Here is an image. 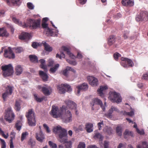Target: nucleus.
<instances>
[{
  "mask_svg": "<svg viewBox=\"0 0 148 148\" xmlns=\"http://www.w3.org/2000/svg\"><path fill=\"white\" fill-rule=\"evenodd\" d=\"M53 132L56 133H59V141L61 143H65L66 148H71L72 142L71 141H68L67 131L60 126H58L54 128L53 129Z\"/></svg>",
  "mask_w": 148,
  "mask_h": 148,
  "instance_id": "f257e3e1",
  "label": "nucleus"
},
{
  "mask_svg": "<svg viewBox=\"0 0 148 148\" xmlns=\"http://www.w3.org/2000/svg\"><path fill=\"white\" fill-rule=\"evenodd\" d=\"M40 21L39 18L37 19L29 18L27 19V23H24L23 26L24 28L29 27L31 29H36L40 27Z\"/></svg>",
  "mask_w": 148,
  "mask_h": 148,
  "instance_id": "f03ea898",
  "label": "nucleus"
},
{
  "mask_svg": "<svg viewBox=\"0 0 148 148\" xmlns=\"http://www.w3.org/2000/svg\"><path fill=\"white\" fill-rule=\"evenodd\" d=\"M66 111V107L63 106L60 107V109L58 107L55 106H52L50 114L54 118L60 117L62 114Z\"/></svg>",
  "mask_w": 148,
  "mask_h": 148,
  "instance_id": "7ed1b4c3",
  "label": "nucleus"
},
{
  "mask_svg": "<svg viewBox=\"0 0 148 148\" xmlns=\"http://www.w3.org/2000/svg\"><path fill=\"white\" fill-rule=\"evenodd\" d=\"M25 116L27 119L28 123L29 126H34L36 125V121L33 109L29 110L28 112L26 113Z\"/></svg>",
  "mask_w": 148,
  "mask_h": 148,
  "instance_id": "20e7f679",
  "label": "nucleus"
},
{
  "mask_svg": "<svg viewBox=\"0 0 148 148\" xmlns=\"http://www.w3.org/2000/svg\"><path fill=\"white\" fill-rule=\"evenodd\" d=\"M90 106L92 107V110H98L99 108L98 105L100 106L103 111L105 110V106L103 104L102 101L98 98H94L90 102Z\"/></svg>",
  "mask_w": 148,
  "mask_h": 148,
  "instance_id": "39448f33",
  "label": "nucleus"
},
{
  "mask_svg": "<svg viewBox=\"0 0 148 148\" xmlns=\"http://www.w3.org/2000/svg\"><path fill=\"white\" fill-rule=\"evenodd\" d=\"M1 68L3 71V75L5 76H11L13 73V67L11 64L3 66Z\"/></svg>",
  "mask_w": 148,
  "mask_h": 148,
  "instance_id": "423d86ee",
  "label": "nucleus"
},
{
  "mask_svg": "<svg viewBox=\"0 0 148 148\" xmlns=\"http://www.w3.org/2000/svg\"><path fill=\"white\" fill-rule=\"evenodd\" d=\"M5 114L4 117L5 119L9 123H11L14 118V113L10 108H8L5 110Z\"/></svg>",
  "mask_w": 148,
  "mask_h": 148,
  "instance_id": "0eeeda50",
  "label": "nucleus"
},
{
  "mask_svg": "<svg viewBox=\"0 0 148 148\" xmlns=\"http://www.w3.org/2000/svg\"><path fill=\"white\" fill-rule=\"evenodd\" d=\"M57 88L62 92H69L72 90L71 86L67 84H62L58 85Z\"/></svg>",
  "mask_w": 148,
  "mask_h": 148,
  "instance_id": "6e6552de",
  "label": "nucleus"
},
{
  "mask_svg": "<svg viewBox=\"0 0 148 148\" xmlns=\"http://www.w3.org/2000/svg\"><path fill=\"white\" fill-rule=\"evenodd\" d=\"M148 13L145 11H140V13L136 16V19L137 21H144L147 20Z\"/></svg>",
  "mask_w": 148,
  "mask_h": 148,
  "instance_id": "1a4fd4ad",
  "label": "nucleus"
},
{
  "mask_svg": "<svg viewBox=\"0 0 148 148\" xmlns=\"http://www.w3.org/2000/svg\"><path fill=\"white\" fill-rule=\"evenodd\" d=\"M66 111H64L65 114H63V113L60 117L63 121L65 123L69 122L72 121V114L71 112L69 110L66 111Z\"/></svg>",
  "mask_w": 148,
  "mask_h": 148,
  "instance_id": "9d476101",
  "label": "nucleus"
},
{
  "mask_svg": "<svg viewBox=\"0 0 148 148\" xmlns=\"http://www.w3.org/2000/svg\"><path fill=\"white\" fill-rule=\"evenodd\" d=\"M108 98L112 102L114 103H119L122 101L121 97L119 94V93H110Z\"/></svg>",
  "mask_w": 148,
  "mask_h": 148,
  "instance_id": "9b49d317",
  "label": "nucleus"
},
{
  "mask_svg": "<svg viewBox=\"0 0 148 148\" xmlns=\"http://www.w3.org/2000/svg\"><path fill=\"white\" fill-rule=\"evenodd\" d=\"M121 63V65L124 67H132L134 65L133 61L127 58H122Z\"/></svg>",
  "mask_w": 148,
  "mask_h": 148,
  "instance_id": "f8f14e48",
  "label": "nucleus"
},
{
  "mask_svg": "<svg viewBox=\"0 0 148 148\" xmlns=\"http://www.w3.org/2000/svg\"><path fill=\"white\" fill-rule=\"evenodd\" d=\"M88 81L89 84L92 86H95L98 85V82L97 79L92 76H88L87 77Z\"/></svg>",
  "mask_w": 148,
  "mask_h": 148,
  "instance_id": "ddd939ff",
  "label": "nucleus"
},
{
  "mask_svg": "<svg viewBox=\"0 0 148 148\" xmlns=\"http://www.w3.org/2000/svg\"><path fill=\"white\" fill-rule=\"evenodd\" d=\"M114 112L119 113V110L116 107L112 106L111 107L107 113L105 114V115L107 118H111L112 117V114Z\"/></svg>",
  "mask_w": 148,
  "mask_h": 148,
  "instance_id": "4468645a",
  "label": "nucleus"
},
{
  "mask_svg": "<svg viewBox=\"0 0 148 148\" xmlns=\"http://www.w3.org/2000/svg\"><path fill=\"white\" fill-rule=\"evenodd\" d=\"M4 56L5 58L9 59H14L15 58V55L13 53L12 50L10 47L8 48V49L4 50Z\"/></svg>",
  "mask_w": 148,
  "mask_h": 148,
  "instance_id": "2eb2a0df",
  "label": "nucleus"
},
{
  "mask_svg": "<svg viewBox=\"0 0 148 148\" xmlns=\"http://www.w3.org/2000/svg\"><path fill=\"white\" fill-rule=\"evenodd\" d=\"M76 88L77 89V92H80L81 91H85L88 88L87 83H84L81 84L76 86Z\"/></svg>",
  "mask_w": 148,
  "mask_h": 148,
  "instance_id": "dca6fc26",
  "label": "nucleus"
},
{
  "mask_svg": "<svg viewBox=\"0 0 148 148\" xmlns=\"http://www.w3.org/2000/svg\"><path fill=\"white\" fill-rule=\"evenodd\" d=\"M36 139L40 142L42 143L45 139V137L41 131H40L39 133H36Z\"/></svg>",
  "mask_w": 148,
  "mask_h": 148,
  "instance_id": "f3484780",
  "label": "nucleus"
},
{
  "mask_svg": "<svg viewBox=\"0 0 148 148\" xmlns=\"http://www.w3.org/2000/svg\"><path fill=\"white\" fill-rule=\"evenodd\" d=\"M67 106L69 108L72 110H76V104L73 101L70 100H68L65 101Z\"/></svg>",
  "mask_w": 148,
  "mask_h": 148,
  "instance_id": "a211bd4d",
  "label": "nucleus"
},
{
  "mask_svg": "<svg viewBox=\"0 0 148 148\" xmlns=\"http://www.w3.org/2000/svg\"><path fill=\"white\" fill-rule=\"evenodd\" d=\"M121 3L123 6L131 7L134 5V3L133 0H122Z\"/></svg>",
  "mask_w": 148,
  "mask_h": 148,
  "instance_id": "6ab92c4d",
  "label": "nucleus"
},
{
  "mask_svg": "<svg viewBox=\"0 0 148 148\" xmlns=\"http://www.w3.org/2000/svg\"><path fill=\"white\" fill-rule=\"evenodd\" d=\"M30 35L27 32H23L19 36V38L22 40H27L29 39Z\"/></svg>",
  "mask_w": 148,
  "mask_h": 148,
  "instance_id": "aec40b11",
  "label": "nucleus"
},
{
  "mask_svg": "<svg viewBox=\"0 0 148 148\" xmlns=\"http://www.w3.org/2000/svg\"><path fill=\"white\" fill-rule=\"evenodd\" d=\"M108 43L109 46L113 45L116 40V38L114 35H111L108 38Z\"/></svg>",
  "mask_w": 148,
  "mask_h": 148,
  "instance_id": "412c9836",
  "label": "nucleus"
},
{
  "mask_svg": "<svg viewBox=\"0 0 148 148\" xmlns=\"http://www.w3.org/2000/svg\"><path fill=\"white\" fill-rule=\"evenodd\" d=\"M9 35V34L4 27L0 28V37H7Z\"/></svg>",
  "mask_w": 148,
  "mask_h": 148,
  "instance_id": "4be33fe9",
  "label": "nucleus"
},
{
  "mask_svg": "<svg viewBox=\"0 0 148 148\" xmlns=\"http://www.w3.org/2000/svg\"><path fill=\"white\" fill-rule=\"evenodd\" d=\"M85 126V129L87 132L90 133L93 131V125L92 124L87 123L86 124Z\"/></svg>",
  "mask_w": 148,
  "mask_h": 148,
  "instance_id": "5701e85b",
  "label": "nucleus"
},
{
  "mask_svg": "<svg viewBox=\"0 0 148 148\" xmlns=\"http://www.w3.org/2000/svg\"><path fill=\"white\" fill-rule=\"evenodd\" d=\"M39 74L43 81H46L48 80V77L46 73L42 71H40L39 72Z\"/></svg>",
  "mask_w": 148,
  "mask_h": 148,
  "instance_id": "b1692460",
  "label": "nucleus"
},
{
  "mask_svg": "<svg viewBox=\"0 0 148 148\" xmlns=\"http://www.w3.org/2000/svg\"><path fill=\"white\" fill-rule=\"evenodd\" d=\"M62 49L64 51L66 52L67 54L71 58L75 59L76 58L74 55L73 53H71L70 50L68 48L65 46H63L62 47Z\"/></svg>",
  "mask_w": 148,
  "mask_h": 148,
  "instance_id": "393cba45",
  "label": "nucleus"
},
{
  "mask_svg": "<svg viewBox=\"0 0 148 148\" xmlns=\"http://www.w3.org/2000/svg\"><path fill=\"white\" fill-rule=\"evenodd\" d=\"M42 43L43 45L45 48V49L46 51L50 52L52 50V47H51L50 45L45 41H42Z\"/></svg>",
  "mask_w": 148,
  "mask_h": 148,
  "instance_id": "a878e982",
  "label": "nucleus"
},
{
  "mask_svg": "<svg viewBox=\"0 0 148 148\" xmlns=\"http://www.w3.org/2000/svg\"><path fill=\"white\" fill-rule=\"evenodd\" d=\"M16 74L17 75H19L23 71V69L20 65H17L15 68Z\"/></svg>",
  "mask_w": 148,
  "mask_h": 148,
  "instance_id": "bb28decb",
  "label": "nucleus"
},
{
  "mask_svg": "<svg viewBox=\"0 0 148 148\" xmlns=\"http://www.w3.org/2000/svg\"><path fill=\"white\" fill-rule=\"evenodd\" d=\"M40 62L41 63L40 65L41 68L43 69L45 72L47 71V66L45 64V60L43 59H41L39 60Z\"/></svg>",
  "mask_w": 148,
  "mask_h": 148,
  "instance_id": "cd10ccee",
  "label": "nucleus"
},
{
  "mask_svg": "<svg viewBox=\"0 0 148 148\" xmlns=\"http://www.w3.org/2000/svg\"><path fill=\"white\" fill-rule=\"evenodd\" d=\"M34 98L35 100L38 102H41L46 99V97L43 96L42 97H39L36 94L34 95Z\"/></svg>",
  "mask_w": 148,
  "mask_h": 148,
  "instance_id": "c85d7f7f",
  "label": "nucleus"
},
{
  "mask_svg": "<svg viewBox=\"0 0 148 148\" xmlns=\"http://www.w3.org/2000/svg\"><path fill=\"white\" fill-rule=\"evenodd\" d=\"M51 90L52 89L49 86L43 87L42 88V90L43 92H52Z\"/></svg>",
  "mask_w": 148,
  "mask_h": 148,
  "instance_id": "c756f323",
  "label": "nucleus"
},
{
  "mask_svg": "<svg viewBox=\"0 0 148 148\" xmlns=\"http://www.w3.org/2000/svg\"><path fill=\"white\" fill-rule=\"evenodd\" d=\"M29 58L30 60L32 62L36 63L38 62L37 57L36 56L30 55L29 56Z\"/></svg>",
  "mask_w": 148,
  "mask_h": 148,
  "instance_id": "7c9ffc66",
  "label": "nucleus"
},
{
  "mask_svg": "<svg viewBox=\"0 0 148 148\" xmlns=\"http://www.w3.org/2000/svg\"><path fill=\"white\" fill-rule=\"evenodd\" d=\"M84 128V126L82 125H79L78 127H75L74 130L76 132H78L80 131H82Z\"/></svg>",
  "mask_w": 148,
  "mask_h": 148,
  "instance_id": "2f4dec72",
  "label": "nucleus"
},
{
  "mask_svg": "<svg viewBox=\"0 0 148 148\" xmlns=\"http://www.w3.org/2000/svg\"><path fill=\"white\" fill-rule=\"evenodd\" d=\"M95 139H99L100 141H102L103 139V136L102 135L98 132L95 133L94 136Z\"/></svg>",
  "mask_w": 148,
  "mask_h": 148,
  "instance_id": "473e14b6",
  "label": "nucleus"
},
{
  "mask_svg": "<svg viewBox=\"0 0 148 148\" xmlns=\"http://www.w3.org/2000/svg\"><path fill=\"white\" fill-rule=\"evenodd\" d=\"M108 89V88L107 86H100L99 88L97 89V91L98 92H103V91H104Z\"/></svg>",
  "mask_w": 148,
  "mask_h": 148,
  "instance_id": "72a5a7b5",
  "label": "nucleus"
},
{
  "mask_svg": "<svg viewBox=\"0 0 148 148\" xmlns=\"http://www.w3.org/2000/svg\"><path fill=\"white\" fill-rule=\"evenodd\" d=\"M59 65L58 64H56L54 66L51 68L50 71L51 73H55L59 67Z\"/></svg>",
  "mask_w": 148,
  "mask_h": 148,
  "instance_id": "f704fd0d",
  "label": "nucleus"
},
{
  "mask_svg": "<svg viewBox=\"0 0 148 148\" xmlns=\"http://www.w3.org/2000/svg\"><path fill=\"white\" fill-rule=\"evenodd\" d=\"M122 127L120 126H117L116 128V132L117 134L120 136L122 135Z\"/></svg>",
  "mask_w": 148,
  "mask_h": 148,
  "instance_id": "c9c22d12",
  "label": "nucleus"
},
{
  "mask_svg": "<svg viewBox=\"0 0 148 148\" xmlns=\"http://www.w3.org/2000/svg\"><path fill=\"white\" fill-rule=\"evenodd\" d=\"M21 104L19 102L17 101H16L15 109L17 111H19L21 109Z\"/></svg>",
  "mask_w": 148,
  "mask_h": 148,
  "instance_id": "e433bc0d",
  "label": "nucleus"
},
{
  "mask_svg": "<svg viewBox=\"0 0 148 148\" xmlns=\"http://www.w3.org/2000/svg\"><path fill=\"white\" fill-rule=\"evenodd\" d=\"M21 122L20 121H17L15 125V127L17 130L19 131L21 129Z\"/></svg>",
  "mask_w": 148,
  "mask_h": 148,
  "instance_id": "4c0bfd02",
  "label": "nucleus"
},
{
  "mask_svg": "<svg viewBox=\"0 0 148 148\" xmlns=\"http://www.w3.org/2000/svg\"><path fill=\"white\" fill-rule=\"evenodd\" d=\"M104 130L108 135H110L112 133V129L110 127H106Z\"/></svg>",
  "mask_w": 148,
  "mask_h": 148,
  "instance_id": "58836bf2",
  "label": "nucleus"
},
{
  "mask_svg": "<svg viewBox=\"0 0 148 148\" xmlns=\"http://www.w3.org/2000/svg\"><path fill=\"white\" fill-rule=\"evenodd\" d=\"M13 87L10 86H8L6 88V92H12Z\"/></svg>",
  "mask_w": 148,
  "mask_h": 148,
  "instance_id": "ea45409f",
  "label": "nucleus"
},
{
  "mask_svg": "<svg viewBox=\"0 0 148 148\" xmlns=\"http://www.w3.org/2000/svg\"><path fill=\"white\" fill-rule=\"evenodd\" d=\"M48 143L50 147L52 148H57V145L51 141H49Z\"/></svg>",
  "mask_w": 148,
  "mask_h": 148,
  "instance_id": "a19ab883",
  "label": "nucleus"
},
{
  "mask_svg": "<svg viewBox=\"0 0 148 148\" xmlns=\"http://www.w3.org/2000/svg\"><path fill=\"white\" fill-rule=\"evenodd\" d=\"M28 135V133L27 132H23L22 133L21 135V141H23V140L25 139L26 136Z\"/></svg>",
  "mask_w": 148,
  "mask_h": 148,
  "instance_id": "79ce46f5",
  "label": "nucleus"
},
{
  "mask_svg": "<svg viewBox=\"0 0 148 148\" xmlns=\"http://www.w3.org/2000/svg\"><path fill=\"white\" fill-rule=\"evenodd\" d=\"M141 79L143 80H148V72L145 73L143 75Z\"/></svg>",
  "mask_w": 148,
  "mask_h": 148,
  "instance_id": "37998d69",
  "label": "nucleus"
},
{
  "mask_svg": "<svg viewBox=\"0 0 148 148\" xmlns=\"http://www.w3.org/2000/svg\"><path fill=\"white\" fill-rule=\"evenodd\" d=\"M0 140L1 144V148H6V143L5 140L1 138H0Z\"/></svg>",
  "mask_w": 148,
  "mask_h": 148,
  "instance_id": "c03bdc74",
  "label": "nucleus"
},
{
  "mask_svg": "<svg viewBox=\"0 0 148 148\" xmlns=\"http://www.w3.org/2000/svg\"><path fill=\"white\" fill-rule=\"evenodd\" d=\"M16 53H20L23 51V49L21 47L15 48L13 49Z\"/></svg>",
  "mask_w": 148,
  "mask_h": 148,
  "instance_id": "a18cd8bd",
  "label": "nucleus"
},
{
  "mask_svg": "<svg viewBox=\"0 0 148 148\" xmlns=\"http://www.w3.org/2000/svg\"><path fill=\"white\" fill-rule=\"evenodd\" d=\"M0 134H1L2 136L4 137L5 138H8L9 136L8 134H7V135H6L4 133V132L1 130V128L0 127Z\"/></svg>",
  "mask_w": 148,
  "mask_h": 148,
  "instance_id": "49530a36",
  "label": "nucleus"
},
{
  "mask_svg": "<svg viewBox=\"0 0 148 148\" xmlns=\"http://www.w3.org/2000/svg\"><path fill=\"white\" fill-rule=\"evenodd\" d=\"M56 57L57 58H59L60 59H61L62 57L63 58H65V55L63 52H60V55H59L58 53H57L56 55Z\"/></svg>",
  "mask_w": 148,
  "mask_h": 148,
  "instance_id": "de8ad7c7",
  "label": "nucleus"
},
{
  "mask_svg": "<svg viewBox=\"0 0 148 148\" xmlns=\"http://www.w3.org/2000/svg\"><path fill=\"white\" fill-rule=\"evenodd\" d=\"M142 145L144 148H148V145L147 144V143L146 142H142ZM137 148H140V146L139 145H138L137 146Z\"/></svg>",
  "mask_w": 148,
  "mask_h": 148,
  "instance_id": "09e8293b",
  "label": "nucleus"
},
{
  "mask_svg": "<svg viewBox=\"0 0 148 148\" xmlns=\"http://www.w3.org/2000/svg\"><path fill=\"white\" fill-rule=\"evenodd\" d=\"M124 134L125 135L130 136L132 137H133V133L132 132L127 130H126Z\"/></svg>",
  "mask_w": 148,
  "mask_h": 148,
  "instance_id": "8fccbe9b",
  "label": "nucleus"
},
{
  "mask_svg": "<svg viewBox=\"0 0 148 148\" xmlns=\"http://www.w3.org/2000/svg\"><path fill=\"white\" fill-rule=\"evenodd\" d=\"M12 93H3L2 95V98L4 101H5L6 98L9 95H11Z\"/></svg>",
  "mask_w": 148,
  "mask_h": 148,
  "instance_id": "3c124183",
  "label": "nucleus"
},
{
  "mask_svg": "<svg viewBox=\"0 0 148 148\" xmlns=\"http://www.w3.org/2000/svg\"><path fill=\"white\" fill-rule=\"evenodd\" d=\"M77 148H85V144L84 142H80L77 146Z\"/></svg>",
  "mask_w": 148,
  "mask_h": 148,
  "instance_id": "603ef678",
  "label": "nucleus"
},
{
  "mask_svg": "<svg viewBox=\"0 0 148 148\" xmlns=\"http://www.w3.org/2000/svg\"><path fill=\"white\" fill-rule=\"evenodd\" d=\"M27 7L30 10H33L34 9V6L31 3H27Z\"/></svg>",
  "mask_w": 148,
  "mask_h": 148,
  "instance_id": "864d4df0",
  "label": "nucleus"
},
{
  "mask_svg": "<svg viewBox=\"0 0 148 148\" xmlns=\"http://www.w3.org/2000/svg\"><path fill=\"white\" fill-rule=\"evenodd\" d=\"M12 20L15 23L20 25V22L19 21V20L17 19L14 16H13L12 17Z\"/></svg>",
  "mask_w": 148,
  "mask_h": 148,
  "instance_id": "5fc2aeb1",
  "label": "nucleus"
},
{
  "mask_svg": "<svg viewBox=\"0 0 148 148\" xmlns=\"http://www.w3.org/2000/svg\"><path fill=\"white\" fill-rule=\"evenodd\" d=\"M66 60L69 64L73 65L75 66L77 64V62L75 61L71 60L69 59H67Z\"/></svg>",
  "mask_w": 148,
  "mask_h": 148,
  "instance_id": "6e6d98bb",
  "label": "nucleus"
},
{
  "mask_svg": "<svg viewBox=\"0 0 148 148\" xmlns=\"http://www.w3.org/2000/svg\"><path fill=\"white\" fill-rule=\"evenodd\" d=\"M121 55L117 52L115 53L114 54V59L117 60L119 57H120Z\"/></svg>",
  "mask_w": 148,
  "mask_h": 148,
  "instance_id": "4d7b16f0",
  "label": "nucleus"
},
{
  "mask_svg": "<svg viewBox=\"0 0 148 148\" xmlns=\"http://www.w3.org/2000/svg\"><path fill=\"white\" fill-rule=\"evenodd\" d=\"M129 31H125L123 35V37L124 39H127L128 38V36L129 34Z\"/></svg>",
  "mask_w": 148,
  "mask_h": 148,
  "instance_id": "13d9d810",
  "label": "nucleus"
},
{
  "mask_svg": "<svg viewBox=\"0 0 148 148\" xmlns=\"http://www.w3.org/2000/svg\"><path fill=\"white\" fill-rule=\"evenodd\" d=\"M43 126L45 129L47 133H49L51 131L49 129V127L46 124H43Z\"/></svg>",
  "mask_w": 148,
  "mask_h": 148,
  "instance_id": "bf43d9fd",
  "label": "nucleus"
},
{
  "mask_svg": "<svg viewBox=\"0 0 148 148\" xmlns=\"http://www.w3.org/2000/svg\"><path fill=\"white\" fill-rule=\"evenodd\" d=\"M68 70L67 69V68L66 67V69L65 70H64L62 71V74L63 75L65 76L66 77H67L68 75Z\"/></svg>",
  "mask_w": 148,
  "mask_h": 148,
  "instance_id": "052dcab7",
  "label": "nucleus"
},
{
  "mask_svg": "<svg viewBox=\"0 0 148 148\" xmlns=\"http://www.w3.org/2000/svg\"><path fill=\"white\" fill-rule=\"evenodd\" d=\"M109 144V142L105 141L104 142V148H108V147Z\"/></svg>",
  "mask_w": 148,
  "mask_h": 148,
  "instance_id": "680f3d73",
  "label": "nucleus"
},
{
  "mask_svg": "<svg viewBox=\"0 0 148 148\" xmlns=\"http://www.w3.org/2000/svg\"><path fill=\"white\" fill-rule=\"evenodd\" d=\"M124 114H126L127 115L132 116L134 115V112L133 111H131L130 112H124Z\"/></svg>",
  "mask_w": 148,
  "mask_h": 148,
  "instance_id": "e2e57ef3",
  "label": "nucleus"
},
{
  "mask_svg": "<svg viewBox=\"0 0 148 148\" xmlns=\"http://www.w3.org/2000/svg\"><path fill=\"white\" fill-rule=\"evenodd\" d=\"M48 25L45 22H42V27L44 29H45L48 27Z\"/></svg>",
  "mask_w": 148,
  "mask_h": 148,
  "instance_id": "0e129e2a",
  "label": "nucleus"
},
{
  "mask_svg": "<svg viewBox=\"0 0 148 148\" xmlns=\"http://www.w3.org/2000/svg\"><path fill=\"white\" fill-rule=\"evenodd\" d=\"M54 63L53 60L51 59H49L48 60V65L49 66H51L53 65Z\"/></svg>",
  "mask_w": 148,
  "mask_h": 148,
  "instance_id": "69168bd1",
  "label": "nucleus"
},
{
  "mask_svg": "<svg viewBox=\"0 0 148 148\" xmlns=\"http://www.w3.org/2000/svg\"><path fill=\"white\" fill-rule=\"evenodd\" d=\"M136 131L138 134L140 135H143L145 134L143 130H140L138 129L137 128Z\"/></svg>",
  "mask_w": 148,
  "mask_h": 148,
  "instance_id": "338daca9",
  "label": "nucleus"
},
{
  "mask_svg": "<svg viewBox=\"0 0 148 148\" xmlns=\"http://www.w3.org/2000/svg\"><path fill=\"white\" fill-rule=\"evenodd\" d=\"M29 144L31 145V147H33L35 145V143L34 141H33L32 140H30L29 142Z\"/></svg>",
  "mask_w": 148,
  "mask_h": 148,
  "instance_id": "774afa93",
  "label": "nucleus"
}]
</instances>
